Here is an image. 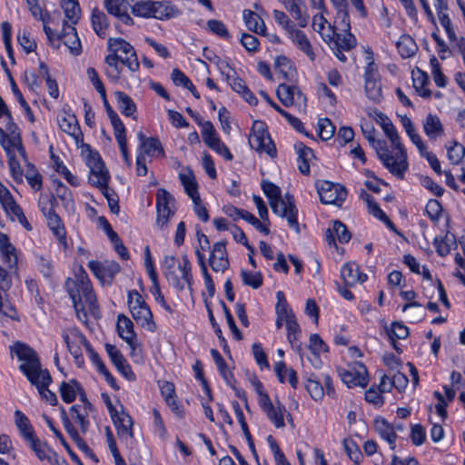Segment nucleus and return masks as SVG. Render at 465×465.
<instances>
[{
	"label": "nucleus",
	"instance_id": "nucleus-1",
	"mask_svg": "<svg viewBox=\"0 0 465 465\" xmlns=\"http://www.w3.org/2000/svg\"><path fill=\"white\" fill-rule=\"evenodd\" d=\"M66 290L73 302L76 317L85 325L88 324V313L94 318L99 317V306L94 293L92 284L83 270L74 278H69L65 282Z\"/></svg>",
	"mask_w": 465,
	"mask_h": 465
},
{
	"label": "nucleus",
	"instance_id": "nucleus-2",
	"mask_svg": "<svg viewBox=\"0 0 465 465\" xmlns=\"http://www.w3.org/2000/svg\"><path fill=\"white\" fill-rule=\"evenodd\" d=\"M377 124H380L385 135L390 140L391 146L397 151L394 155L390 153V163L382 162L384 166L395 176L402 179L408 169L407 153L401 143V138L392 122L383 114L377 113Z\"/></svg>",
	"mask_w": 465,
	"mask_h": 465
},
{
	"label": "nucleus",
	"instance_id": "nucleus-3",
	"mask_svg": "<svg viewBox=\"0 0 465 465\" xmlns=\"http://www.w3.org/2000/svg\"><path fill=\"white\" fill-rule=\"evenodd\" d=\"M163 275L168 283L177 291H183L185 287L191 288L193 284L192 264L183 255L179 261L173 255H165L162 262Z\"/></svg>",
	"mask_w": 465,
	"mask_h": 465
},
{
	"label": "nucleus",
	"instance_id": "nucleus-4",
	"mask_svg": "<svg viewBox=\"0 0 465 465\" xmlns=\"http://www.w3.org/2000/svg\"><path fill=\"white\" fill-rule=\"evenodd\" d=\"M127 303L130 312L138 325L150 332H154L157 330L151 309L136 290L128 292Z\"/></svg>",
	"mask_w": 465,
	"mask_h": 465
},
{
	"label": "nucleus",
	"instance_id": "nucleus-5",
	"mask_svg": "<svg viewBox=\"0 0 465 465\" xmlns=\"http://www.w3.org/2000/svg\"><path fill=\"white\" fill-rule=\"evenodd\" d=\"M10 351L22 361L19 370L27 380H33L40 372L46 371L41 368L40 360L35 351L27 344L16 341L10 347Z\"/></svg>",
	"mask_w": 465,
	"mask_h": 465
},
{
	"label": "nucleus",
	"instance_id": "nucleus-6",
	"mask_svg": "<svg viewBox=\"0 0 465 465\" xmlns=\"http://www.w3.org/2000/svg\"><path fill=\"white\" fill-rule=\"evenodd\" d=\"M107 48L111 54L118 56L121 64L131 73L139 70L140 64L134 46L121 37H111L107 41Z\"/></svg>",
	"mask_w": 465,
	"mask_h": 465
},
{
	"label": "nucleus",
	"instance_id": "nucleus-7",
	"mask_svg": "<svg viewBox=\"0 0 465 465\" xmlns=\"http://www.w3.org/2000/svg\"><path fill=\"white\" fill-rule=\"evenodd\" d=\"M270 206L273 213L282 218H285L289 226L297 233L300 232V227L297 219L298 210L296 208L292 195L286 193L284 196H282L276 201L272 202Z\"/></svg>",
	"mask_w": 465,
	"mask_h": 465
},
{
	"label": "nucleus",
	"instance_id": "nucleus-8",
	"mask_svg": "<svg viewBox=\"0 0 465 465\" xmlns=\"http://www.w3.org/2000/svg\"><path fill=\"white\" fill-rule=\"evenodd\" d=\"M250 146L259 153H265L271 157L276 155V149L262 122H254L249 136Z\"/></svg>",
	"mask_w": 465,
	"mask_h": 465
},
{
	"label": "nucleus",
	"instance_id": "nucleus-9",
	"mask_svg": "<svg viewBox=\"0 0 465 465\" xmlns=\"http://www.w3.org/2000/svg\"><path fill=\"white\" fill-rule=\"evenodd\" d=\"M317 191L321 202L324 204L340 206L344 202L347 195L346 189L343 186L329 181L318 183Z\"/></svg>",
	"mask_w": 465,
	"mask_h": 465
},
{
	"label": "nucleus",
	"instance_id": "nucleus-10",
	"mask_svg": "<svg viewBox=\"0 0 465 465\" xmlns=\"http://www.w3.org/2000/svg\"><path fill=\"white\" fill-rule=\"evenodd\" d=\"M0 203L11 218L16 219L19 223L27 231L32 230V226L27 221L22 208L15 203L10 191L0 182Z\"/></svg>",
	"mask_w": 465,
	"mask_h": 465
},
{
	"label": "nucleus",
	"instance_id": "nucleus-11",
	"mask_svg": "<svg viewBox=\"0 0 465 465\" xmlns=\"http://www.w3.org/2000/svg\"><path fill=\"white\" fill-rule=\"evenodd\" d=\"M86 164L90 169V183L95 186L106 185V183H108V172L97 152H90L88 153L86 156Z\"/></svg>",
	"mask_w": 465,
	"mask_h": 465
},
{
	"label": "nucleus",
	"instance_id": "nucleus-12",
	"mask_svg": "<svg viewBox=\"0 0 465 465\" xmlns=\"http://www.w3.org/2000/svg\"><path fill=\"white\" fill-rule=\"evenodd\" d=\"M340 376L348 387L360 386L363 388L369 381L367 369L361 362H354L347 369L341 370Z\"/></svg>",
	"mask_w": 465,
	"mask_h": 465
},
{
	"label": "nucleus",
	"instance_id": "nucleus-13",
	"mask_svg": "<svg viewBox=\"0 0 465 465\" xmlns=\"http://www.w3.org/2000/svg\"><path fill=\"white\" fill-rule=\"evenodd\" d=\"M208 263L215 272H224L230 266L226 242H216L212 245Z\"/></svg>",
	"mask_w": 465,
	"mask_h": 465
},
{
	"label": "nucleus",
	"instance_id": "nucleus-14",
	"mask_svg": "<svg viewBox=\"0 0 465 465\" xmlns=\"http://www.w3.org/2000/svg\"><path fill=\"white\" fill-rule=\"evenodd\" d=\"M88 268L103 282L110 284L114 276L120 272V265L114 261H90Z\"/></svg>",
	"mask_w": 465,
	"mask_h": 465
},
{
	"label": "nucleus",
	"instance_id": "nucleus-15",
	"mask_svg": "<svg viewBox=\"0 0 465 465\" xmlns=\"http://www.w3.org/2000/svg\"><path fill=\"white\" fill-rule=\"evenodd\" d=\"M116 329L118 335L127 343L132 354L138 349L140 343L137 334L134 331L133 322L125 315L120 314L117 317Z\"/></svg>",
	"mask_w": 465,
	"mask_h": 465
},
{
	"label": "nucleus",
	"instance_id": "nucleus-16",
	"mask_svg": "<svg viewBox=\"0 0 465 465\" xmlns=\"http://www.w3.org/2000/svg\"><path fill=\"white\" fill-rule=\"evenodd\" d=\"M276 94L284 106H291L294 104L300 106L306 105V96L297 86L280 84L276 90Z\"/></svg>",
	"mask_w": 465,
	"mask_h": 465
},
{
	"label": "nucleus",
	"instance_id": "nucleus-17",
	"mask_svg": "<svg viewBox=\"0 0 465 465\" xmlns=\"http://www.w3.org/2000/svg\"><path fill=\"white\" fill-rule=\"evenodd\" d=\"M28 381L32 385L36 387L41 398L44 401L52 406L56 405L57 397L55 393L48 389L52 382V377L47 370L45 371L40 372L38 375L34 377L33 380Z\"/></svg>",
	"mask_w": 465,
	"mask_h": 465
},
{
	"label": "nucleus",
	"instance_id": "nucleus-18",
	"mask_svg": "<svg viewBox=\"0 0 465 465\" xmlns=\"http://www.w3.org/2000/svg\"><path fill=\"white\" fill-rule=\"evenodd\" d=\"M363 136L368 140L372 148L376 151L380 160L381 162L390 163L391 158L387 147V143L383 140L375 139L376 130L373 125L370 124H364L361 125Z\"/></svg>",
	"mask_w": 465,
	"mask_h": 465
},
{
	"label": "nucleus",
	"instance_id": "nucleus-19",
	"mask_svg": "<svg viewBox=\"0 0 465 465\" xmlns=\"http://www.w3.org/2000/svg\"><path fill=\"white\" fill-rule=\"evenodd\" d=\"M62 336L73 357L82 354L81 345H84L86 350L89 347L90 342L76 328H71L64 331Z\"/></svg>",
	"mask_w": 465,
	"mask_h": 465
},
{
	"label": "nucleus",
	"instance_id": "nucleus-20",
	"mask_svg": "<svg viewBox=\"0 0 465 465\" xmlns=\"http://www.w3.org/2000/svg\"><path fill=\"white\" fill-rule=\"evenodd\" d=\"M60 129L72 136L75 143L83 142V134L76 116L70 111H64L58 117Z\"/></svg>",
	"mask_w": 465,
	"mask_h": 465
},
{
	"label": "nucleus",
	"instance_id": "nucleus-21",
	"mask_svg": "<svg viewBox=\"0 0 465 465\" xmlns=\"http://www.w3.org/2000/svg\"><path fill=\"white\" fill-rule=\"evenodd\" d=\"M104 4L110 15H114L125 25L134 24V20L128 13L130 4L127 0H104Z\"/></svg>",
	"mask_w": 465,
	"mask_h": 465
},
{
	"label": "nucleus",
	"instance_id": "nucleus-22",
	"mask_svg": "<svg viewBox=\"0 0 465 465\" xmlns=\"http://www.w3.org/2000/svg\"><path fill=\"white\" fill-rule=\"evenodd\" d=\"M286 34L287 37L292 41V43L302 52H303L311 61L315 60V54L313 52L312 44L303 31L296 28L294 25Z\"/></svg>",
	"mask_w": 465,
	"mask_h": 465
},
{
	"label": "nucleus",
	"instance_id": "nucleus-23",
	"mask_svg": "<svg viewBox=\"0 0 465 465\" xmlns=\"http://www.w3.org/2000/svg\"><path fill=\"white\" fill-rule=\"evenodd\" d=\"M325 14L326 13L320 12L313 15L312 28L315 32L320 34L325 43L331 44L336 36V32L334 26H332L325 18Z\"/></svg>",
	"mask_w": 465,
	"mask_h": 465
},
{
	"label": "nucleus",
	"instance_id": "nucleus-24",
	"mask_svg": "<svg viewBox=\"0 0 465 465\" xmlns=\"http://www.w3.org/2000/svg\"><path fill=\"white\" fill-rule=\"evenodd\" d=\"M61 42L66 45L73 55L80 54L82 45L76 29L74 25L64 22L62 28Z\"/></svg>",
	"mask_w": 465,
	"mask_h": 465
},
{
	"label": "nucleus",
	"instance_id": "nucleus-25",
	"mask_svg": "<svg viewBox=\"0 0 465 465\" xmlns=\"http://www.w3.org/2000/svg\"><path fill=\"white\" fill-rule=\"evenodd\" d=\"M373 62L368 64L364 78H365V93L367 97L374 102L380 103L382 97L381 84L372 74Z\"/></svg>",
	"mask_w": 465,
	"mask_h": 465
},
{
	"label": "nucleus",
	"instance_id": "nucleus-26",
	"mask_svg": "<svg viewBox=\"0 0 465 465\" xmlns=\"http://www.w3.org/2000/svg\"><path fill=\"white\" fill-rule=\"evenodd\" d=\"M341 276L346 286H353L367 280V275L360 272L359 265L355 262L345 263L341 269Z\"/></svg>",
	"mask_w": 465,
	"mask_h": 465
},
{
	"label": "nucleus",
	"instance_id": "nucleus-27",
	"mask_svg": "<svg viewBox=\"0 0 465 465\" xmlns=\"http://www.w3.org/2000/svg\"><path fill=\"white\" fill-rule=\"evenodd\" d=\"M153 18L157 20H169L181 15L179 8L171 1H154Z\"/></svg>",
	"mask_w": 465,
	"mask_h": 465
},
{
	"label": "nucleus",
	"instance_id": "nucleus-28",
	"mask_svg": "<svg viewBox=\"0 0 465 465\" xmlns=\"http://www.w3.org/2000/svg\"><path fill=\"white\" fill-rule=\"evenodd\" d=\"M226 79L232 89L239 94L250 105H256L258 104L257 98L242 78L234 74L233 75L227 74Z\"/></svg>",
	"mask_w": 465,
	"mask_h": 465
},
{
	"label": "nucleus",
	"instance_id": "nucleus-29",
	"mask_svg": "<svg viewBox=\"0 0 465 465\" xmlns=\"http://www.w3.org/2000/svg\"><path fill=\"white\" fill-rule=\"evenodd\" d=\"M266 414L268 420L275 426L277 429H282L285 426L284 422V415L286 414L287 418L290 421L292 420L290 413L287 412L286 408L277 401L276 405H272L267 410L263 411Z\"/></svg>",
	"mask_w": 465,
	"mask_h": 465
},
{
	"label": "nucleus",
	"instance_id": "nucleus-30",
	"mask_svg": "<svg viewBox=\"0 0 465 465\" xmlns=\"http://www.w3.org/2000/svg\"><path fill=\"white\" fill-rule=\"evenodd\" d=\"M2 242H0V253L2 261L7 265L9 269L17 268V251L15 247L9 242L7 236H1Z\"/></svg>",
	"mask_w": 465,
	"mask_h": 465
},
{
	"label": "nucleus",
	"instance_id": "nucleus-31",
	"mask_svg": "<svg viewBox=\"0 0 465 465\" xmlns=\"http://www.w3.org/2000/svg\"><path fill=\"white\" fill-rule=\"evenodd\" d=\"M104 63L106 64L104 68V74L106 77L114 84H117L120 82L122 78V67L123 65L121 64V61L118 56H115V54H107L104 57Z\"/></svg>",
	"mask_w": 465,
	"mask_h": 465
},
{
	"label": "nucleus",
	"instance_id": "nucleus-32",
	"mask_svg": "<svg viewBox=\"0 0 465 465\" xmlns=\"http://www.w3.org/2000/svg\"><path fill=\"white\" fill-rule=\"evenodd\" d=\"M179 180L183 184L186 194L190 198H196L199 195L198 183L193 172L191 168L186 167L179 173Z\"/></svg>",
	"mask_w": 465,
	"mask_h": 465
},
{
	"label": "nucleus",
	"instance_id": "nucleus-33",
	"mask_svg": "<svg viewBox=\"0 0 465 465\" xmlns=\"http://www.w3.org/2000/svg\"><path fill=\"white\" fill-rule=\"evenodd\" d=\"M112 420L119 437L133 436V419L127 412L121 411L116 413V416H113Z\"/></svg>",
	"mask_w": 465,
	"mask_h": 465
},
{
	"label": "nucleus",
	"instance_id": "nucleus-34",
	"mask_svg": "<svg viewBox=\"0 0 465 465\" xmlns=\"http://www.w3.org/2000/svg\"><path fill=\"white\" fill-rule=\"evenodd\" d=\"M435 8L437 10L438 18L440 20V25L445 29L449 40L452 42L454 39H456V34L452 26L450 18L446 13V11L448 10L447 0H442V5L440 4V2H436Z\"/></svg>",
	"mask_w": 465,
	"mask_h": 465
},
{
	"label": "nucleus",
	"instance_id": "nucleus-35",
	"mask_svg": "<svg viewBox=\"0 0 465 465\" xmlns=\"http://www.w3.org/2000/svg\"><path fill=\"white\" fill-rule=\"evenodd\" d=\"M374 427L378 434L386 440L391 449L393 450L395 448L397 435L392 426L385 419L377 418L374 420Z\"/></svg>",
	"mask_w": 465,
	"mask_h": 465
},
{
	"label": "nucleus",
	"instance_id": "nucleus-36",
	"mask_svg": "<svg viewBox=\"0 0 465 465\" xmlns=\"http://www.w3.org/2000/svg\"><path fill=\"white\" fill-rule=\"evenodd\" d=\"M297 152V163L299 171L303 174L310 173V161L313 158V152L311 148L305 146L302 143H297L294 145Z\"/></svg>",
	"mask_w": 465,
	"mask_h": 465
},
{
	"label": "nucleus",
	"instance_id": "nucleus-37",
	"mask_svg": "<svg viewBox=\"0 0 465 465\" xmlns=\"http://www.w3.org/2000/svg\"><path fill=\"white\" fill-rule=\"evenodd\" d=\"M61 419L63 425L64 427V430L66 432L70 435V437L77 443V445L82 448L83 450H86V452L89 453V456L95 461H98V460L95 458L94 454L90 450V449L86 446V444L84 442V440L79 436L77 430L73 426L72 422L70 421L66 411L64 408L61 409Z\"/></svg>",
	"mask_w": 465,
	"mask_h": 465
},
{
	"label": "nucleus",
	"instance_id": "nucleus-38",
	"mask_svg": "<svg viewBox=\"0 0 465 465\" xmlns=\"http://www.w3.org/2000/svg\"><path fill=\"white\" fill-rule=\"evenodd\" d=\"M423 131L430 140H436L443 134V126L437 115L429 114L423 122Z\"/></svg>",
	"mask_w": 465,
	"mask_h": 465
},
{
	"label": "nucleus",
	"instance_id": "nucleus-39",
	"mask_svg": "<svg viewBox=\"0 0 465 465\" xmlns=\"http://www.w3.org/2000/svg\"><path fill=\"white\" fill-rule=\"evenodd\" d=\"M242 18L246 27L258 35H265L266 25L263 20L254 12L245 9L242 12Z\"/></svg>",
	"mask_w": 465,
	"mask_h": 465
},
{
	"label": "nucleus",
	"instance_id": "nucleus-40",
	"mask_svg": "<svg viewBox=\"0 0 465 465\" xmlns=\"http://www.w3.org/2000/svg\"><path fill=\"white\" fill-rule=\"evenodd\" d=\"M91 22L92 26L95 34L101 37L104 38L107 35V30L109 27V22L106 15L104 11L94 8L92 11L91 15Z\"/></svg>",
	"mask_w": 465,
	"mask_h": 465
},
{
	"label": "nucleus",
	"instance_id": "nucleus-41",
	"mask_svg": "<svg viewBox=\"0 0 465 465\" xmlns=\"http://www.w3.org/2000/svg\"><path fill=\"white\" fill-rule=\"evenodd\" d=\"M211 355L215 362V365L221 376L223 378L226 384L231 388H234L233 384L235 382V379L232 371L228 369L227 364L223 356L221 355V353L216 349H212Z\"/></svg>",
	"mask_w": 465,
	"mask_h": 465
},
{
	"label": "nucleus",
	"instance_id": "nucleus-42",
	"mask_svg": "<svg viewBox=\"0 0 465 465\" xmlns=\"http://www.w3.org/2000/svg\"><path fill=\"white\" fill-rule=\"evenodd\" d=\"M274 70L283 80H291L295 75V68L292 61L284 55L275 58Z\"/></svg>",
	"mask_w": 465,
	"mask_h": 465
},
{
	"label": "nucleus",
	"instance_id": "nucleus-43",
	"mask_svg": "<svg viewBox=\"0 0 465 465\" xmlns=\"http://www.w3.org/2000/svg\"><path fill=\"white\" fill-rule=\"evenodd\" d=\"M14 415L15 423L17 426L21 435L26 441H29L30 440L36 437L28 418L21 411L16 410Z\"/></svg>",
	"mask_w": 465,
	"mask_h": 465
},
{
	"label": "nucleus",
	"instance_id": "nucleus-44",
	"mask_svg": "<svg viewBox=\"0 0 465 465\" xmlns=\"http://www.w3.org/2000/svg\"><path fill=\"white\" fill-rule=\"evenodd\" d=\"M93 405L91 402H86L85 406H81L78 404L73 405L70 408L71 412L74 413V419L79 423L81 431L85 433L89 427V420L87 416L89 412L92 411Z\"/></svg>",
	"mask_w": 465,
	"mask_h": 465
},
{
	"label": "nucleus",
	"instance_id": "nucleus-45",
	"mask_svg": "<svg viewBox=\"0 0 465 465\" xmlns=\"http://www.w3.org/2000/svg\"><path fill=\"white\" fill-rule=\"evenodd\" d=\"M61 6L65 16V20L64 22L72 25H76L81 13L77 0H62Z\"/></svg>",
	"mask_w": 465,
	"mask_h": 465
},
{
	"label": "nucleus",
	"instance_id": "nucleus-46",
	"mask_svg": "<svg viewBox=\"0 0 465 465\" xmlns=\"http://www.w3.org/2000/svg\"><path fill=\"white\" fill-rule=\"evenodd\" d=\"M304 5V2H299L295 0H291L284 4L285 9L292 15V17L297 21V24L300 27H306L308 25L309 16L306 13L302 12V5Z\"/></svg>",
	"mask_w": 465,
	"mask_h": 465
},
{
	"label": "nucleus",
	"instance_id": "nucleus-47",
	"mask_svg": "<svg viewBox=\"0 0 465 465\" xmlns=\"http://www.w3.org/2000/svg\"><path fill=\"white\" fill-rule=\"evenodd\" d=\"M59 391L62 400L66 403H71L75 400L77 393L83 391V389L79 382L73 379L68 382H61Z\"/></svg>",
	"mask_w": 465,
	"mask_h": 465
},
{
	"label": "nucleus",
	"instance_id": "nucleus-48",
	"mask_svg": "<svg viewBox=\"0 0 465 465\" xmlns=\"http://www.w3.org/2000/svg\"><path fill=\"white\" fill-rule=\"evenodd\" d=\"M396 46L399 54L404 59L413 56L418 50V45L413 38L407 35H403L400 37Z\"/></svg>",
	"mask_w": 465,
	"mask_h": 465
},
{
	"label": "nucleus",
	"instance_id": "nucleus-49",
	"mask_svg": "<svg viewBox=\"0 0 465 465\" xmlns=\"http://www.w3.org/2000/svg\"><path fill=\"white\" fill-rule=\"evenodd\" d=\"M117 106L125 116H133L136 111V105L133 99L122 91L114 92Z\"/></svg>",
	"mask_w": 465,
	"mask_h": 465
},
{
	"label": "nucleus",
	"instance_id": "nucleus-50",
	"mask_svg": "<svg viewBox=\"0 0 465 465\" xmlns=\"http://www.w3.org/2000/svg\"><path fill=\"white\" fill-rule=\"evenodd\" d=\"M47 225L58 241H65V229L60 216L53 212L45 216Z\"/></svg>",
	"mask_w": 465,
	"mask_h": 465
},
{
	"label": "nucleus",
	"instance_id": "nucleus-51",
	"mask_svg": "<svg viewBox=\"0 0 465 465\" xmlns=\"http://www.w3.org/2000/svg\"><path fill=\"white\" fill-rule=\"evenodd\" d=\"M274 371L281 382L283 383L287 381L292 388L295 389L297 387L298 379L296 371L293 369H288L284 362L280 361L275 364Z\"/></svg>",
	"mask_w": 465,
	"mask_h": 465
},
{
	"label": "nucleus",
	"instance_id": "nucleus-52",
	"mask_svg": "<svg viewBox=\"0 0 465 465\" xmlns=\"http://www.w3.org/2000/svg\"><path fill=\"white\" fill-rule=\"evenodd\" d=\"M21 142L20 134H7L4 129L0 127V144L5 151L7 156L15 155V148Z\"/></svg>",
	"mask_w": 465,
	"mask_h": 465
},
{
	"label": "nucleus",
	"instance_id": "nucleus-53",
	"mask_svg": "<svg viewBox=\"0 0 465 465\" xmlns=\"http://www.w3.org/2000/svg\"><path fill=\"white\" fill-rule=\"evenodd\" d=\"M305 387L314 401H320L323 398L324 388L320 379L314 373L307 377Z\"/></svg>",
	"mask_w": 465,
	"mask_h": 465
},
{
	"label": "nucleus",
	"instance_id": "nucleus-54",
	"mask_svg": "<svg viewBox=\"0 0 465 465\" xmlns=\"http://www.w3.org/2000/svg\"><path fill=\"white\" fill-rule=\"evenodd\" d=\"M343 26L346 34L341 35L336 33L335 38L331 41V44L328 45L330 46L334 45V47H339L342 50L349 51L356 45L357 41L355 36L350 32V29H346L345 24H343Z\"/></svg>",
	"mask_w": 465,
	"mask_h": 465
},
{
	"label": "nucleus",
	"instance_id": "nucleus-55",
	"mask_svg": "<svg viewBox=\"0 0 465 465\" xmlns=\"http://www.w3.org/2000/svg\"><path fill=\"white\" fill-rule=\"evenodd\" d=\"M197 246L195 247V256L197 258L198 265L200 266V259L206 262L205 252L212 250L209 238L200 230L196 231Z\"/></svg>",
	"mask_w": 465,
	"mask_h": 465
},
{
	"label": "nucleus",
	"instance_id": "nucleus-56",
	"mask_svg": "<svg viewBox=\"0 0 465 465\" xmlns=\"http://www.w3.org/2000/svg\"><path fill=\"white\" fill-rule=\"evenodd\" d=\"M154 1L141 0L132 6V13L139 17L153 18Z\"/></svg>",
	"mask_w": 465,
	"mask_h": 465
},
{
	"label": "nucleus",
	"instance_id": "nucleus-57",
	"mask_svg": "<svg viewBox=\"0 0 465 465\" xmlns=\"http://www.w3.org/2000/svg\"><path fill=\"white\" fill-rule=\"evenodd\" d=\"M27 9L32 16L39 21L45 22L48 19L49 13L40 0H25Z\"/></svg>",
	"mask_w": 465,
	"mask_h": 465
},
{
	"label": "nucleus",
	"instance_id": "nucleus-58",
	"mask_svg": "<svg viewBox=\"0 0 465 465\" xmlns=\"http://www.w3.org/2000/svg\"><path fill=\"white\" fill-rule=\"evenodd\" d=\"M27 442L40 460L44 461L47 460V459H50V455H52L54 450H51L45 443L41 442L37 437H35Z\"/></svg>",
	"mask_w": 465,
	"mask_h": 465
},
{
	"label": "nucleus",
	"instance_id": "nucleus-59",
	"mask_svg": "<svg viewBox=\"0 0 465 465\" xmlns=\"http://www.w3.org/2000/svg\"><path fill=\"white\" fill-rule=\"evenodd\" d=\"M285 326L287 329V339L292 347L296 346L297 351L301 352L302 347L301 344H296L298 341V337L301 334V328L296 321V318L293 317L292 320H288L285 322Z\"/></svg>",
	"mask_w": 465,
	"mask_h": 465
},
{
	"label": "nucleus",
	"instance_id": "nucleus-60",
	"mask_svg": "<svg viewBox=\"0 0 465 465\" xmlns=\"http://www.w3.org/2000/svg\"><path fill=\"white\" fill-rule=\"evenodd\" d=\"M150 280L152 282V287L150 289V292L153 296L155 302L158 304H160L167 312L172 314L173 312V311L171 308V306L166 302V301L161 292L160 284L158 282V276H156L154 278H150Z\"/></svg>",
	"mask_w": 465,
	"mask_h": 465
},
{
	"label": "nucleus",
	"instance_id": "nucleus-61",
	"mask_svg": "<svg viewBox=\"0 0 465 465\" xmlns=\"http://www.w3.org/2000/svg\"><path fill=\"white\" fill-rule=\"evenodd\" d=\"M317 126L319 135L323 141L330 140L335 134V126L328 118L319 119Z\"/></svg>",
	"mask_w": 465,
	"mask_h": 465
},
{
	"label": "nucleus",
	"instance_id": "nucleus-62",
	"mask_svg": "<svg viewBox=\"0 0 465 465\" xmlns=\"http://www.w3.org/2000/svg\"><path fill=\"white\" fill-rule=\"evenodd\" d=\"M309 348L312 351V354H313L316 358L317 361L322 363L319 353L327 351V345L318 334L314 333L310 336Z\"/></svg>",
	"mask_w": 465,
	"mask_h": 465
},
{
	"label": "nucleus",
	"instance_id": "nucleus-63",
	"mask_svg": "<svg viewBox=\"0 0 465 465\" xmlns=\"http://www.w3.org/2000/svg\"><path fill=\"white\" fill-rule=\"evenodd\" d=\"M174 203L173 195L163 188L158 189L156 193V210L172 208Z\"/></svg>",
	"mask_w": 465,
	"mask_h": 465
},
{
	"label": "nucleus",
	"instance_id": "nucleus-64",
	"mask_svg": "<svg viewBox=\"0 0 465 465\" xmlns=\"http://www.w3.org/2000/svg\"><path fill=\"white\" fill-rule=\"evenodd\" d=\"M241 277L243 284L253 289H258L262 284V276L260 272H252L242 269Z\"/></svg>",
	"mask_w": 465,
	"mask_h": 465
}]
</instances>
